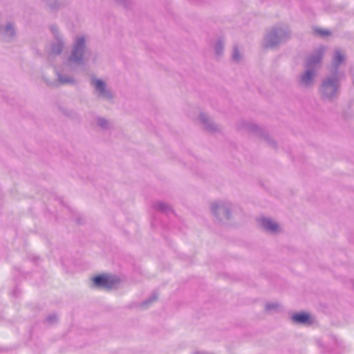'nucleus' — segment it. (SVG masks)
I'll use <instances>...</instances> for the list:
<instances>
[{"instance_id": "obj_6", "label": "nucleus", "mask_w": 354, "mask_h": 354, "mask_svg": "<svg viewBox=\"0 0 354 354\" xmlns=\"http://www.w3.org/2000/svg\"><path fill=\"white\" fill-rule=\"evenodd\" d=\"M313 73L310 71H307L302 77L301 81L304 84H308L313 80Z\"/></svg>"}, {"instance_id": "obj_10", "label": "nucleus", "mask_w": 354, "mask_h": 354, "mask_svg": "<svg viewBox=\"0 0 354 354\" xmlns=\"http://www.w3.org/2000/svg\"><path fill=\"white\" fill-rule=\"evenodd\" d=\"M12 30H13V28H12V26H11V25H8V26H6V30H7V31L10 30V33H12Z\"/></svg>"}, {"instance_id": "obj_5", "label": "nucleus", "mask_w": 354, "mask_h": 354, "mask_svg": "<svg viewBox=\"0 0 354 354\" xmlns=\"http://www.w3.org/2000/svg\"><path fill=\"white\" fill-rule=\"evenodd\" d=\"M93 86L95 87L97 90H98L100 93H103L105 90V84L100 80H95L93 82Z\"/></svg>"}, {"instance_id": "obj_4", "label": "nucleus", "mask_w": 354, "mask_h": 354, "mask_svg": "<svg viewBox=\"0 0 354 354\" xmlns=\"http://www.w3.org/2000/svg\"><path fill=\"white\" fill-rule=\"evenodd\" d=\"M335 88V84L330 80H328L323 84V89L325 93H328L329 89L334 90Z\"/></svg>"}, {"instance_id": "obj_7", "label": "nucleus", "mask_w": 354, "mask_h": 354, "mask_svg": "<svg viewBox=\"0 0 354 354\" xmlns=\"http://www.w3.org/2000/svg\"><path fill=\"white\" fill-rule=\"evenodd\" d=\"M344 56L341 53H337L335 55L333 63H334L335 66H337L339 64H340L344 61Z\"/></svg>"}, {"instance_id": "obj_11", "label": "nucleus", "mask_w": 354, "mask_h": 354, "mask_svg": "<svg viewBox=\"0 0 354 354\" xmlns=\"http://www.w3.org/2000/svg\"><path fill=\"white\" fill-rule=\"evenodd\" d=\"M85 43V39L82 38L79 40L78 41V44H84Z\"/></svg>"}, {"instance_id": "obj_3", "label": "nucleus", "mask_w": 354, "mask_h": 354, "mask_svg": "<svg viewBox=\"0 0 354 354\" xmlns=\"http://www.w3.org/2000/svg\"><path fill=\"white\" fill-rule=\"evenodd\" d=\"M292 320L297 323L306 324L310 320V316L305 313H297L292 315Z\"/></svg>"}, {"instance_id": "obj_2", "label": "nucleus", "mask_w": 354, "mask_h": 354, "mask_svg": "<svg viewBox=\"0 0 354 354\" xmlns=\"http://www.w3.org/2000/svg\"><path fill=\"white\" fill-rule=\"evenodd\" d=\"M261 225L265 230L270 232H277L279 230V225L269 218H263Z\"/></svg>"}, {"instance_id": "obj_9", "label": "nucleus", "mask_w": 354, "mask_h": 354, "mask_svg": "<svg viewBox=\"0 0 354 354\" xmlns=\"http://www.w3.org/2000/svg\"><path fill=\"white\" fill-rule=\"evenodd\" d=\"M233 58L235 59V60H238L240 58V55H237L236 53L234 52V55H233Z\"/></svg>"}, {"instance_id": "obj_8", "label": "nucleus", "mask_w": 354, "mask_h": 354, "mask_svg": "<svg viewBox=\"0 0 354 354\" xmlns=\"http://www.w3.org/2000/svg\"><path fill=\"white\" fill-rule=\"evenodd\" d=\"M317 33L322 37L328 36L330 35V32L326 30L318 29L316 30Z\"/></svg>"}, {"instance_id": "obj_1", "label": "nucleus", "mask_w": 354, "mask_h": 354, "mask_svg": "<svg viewBox=\"0 0 354 354\" xmlns=\"http://www.w3.org/2000/svg\"><path fill=\"white\" fill-rule=\"evenodd\" d=\"M93 282L98 287L110 289L114 286L118 280L112 276L103 274L95 277Z\"/></svg>"}]
</instances>
